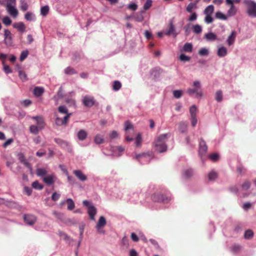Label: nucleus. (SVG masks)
Listing matches in <instances>:
<instances>
[{
  "label": "nucleus",
  "mask_w": 256,
  "mask_h": 256,
  "mask_svg": "<svg viewBox=\"0 0 256 256\" xmlns=\"http://www.w3.org/2000/svg\"><path fill=\"white\" fill-rule=\"evenodd\" d=\"M170 134H162L158 136L154 142V146L156 150L159 152H164L167 150L166 142L170 137Z\"/></svg>",
  "instance_id": "1"
},
{
  "label": "nucleus",
  "mask_w": 256,
  "mask_h": 256,
  "mask_svg": "<svg viewBox=\"0 0 256 256\" xmlns=\"http://www.w3.org/2000/svg\"><path fill=\"white\" fill-rule=\"evenodd\" d=\"M244 4L246 7V12L251 17L256 18V2L252 0H244Z\"/></svg>",
  "instance_id": "2"
},
{
  "label": "nucleus",
  "mask_w": 256,
  "mask_h": 256,
  "mask_svg": "<svg viewBox=\"0 0 256 256\" xmlns=\"http://www.w3.org/2000/svg\"><path fill=\"white\" fill-rule=\"evenodd\" d=\"M192 86L194 88L188 89V94L190 96L194 94L196 98L202 96V92L200 90L201 84L200 82L198 80L194 81Z\"/></svg>",
  "instance_id": "3"
},
{
  "label": "nucleus",
  "mask_w": 256,
  "mask_h": 256,
  "mask_svg": "<svg viewBox=\"0 0 256 256\" xmlns=\"http://www.w3.org/2000/svg\"><path fill=\"white\" fill-rule=\"evenodd\" d=\"M84 206L88 208V213L90 220H94V216L96 214V208L94 206L92 203L88 200H84L82 202Z\"/></svg>",
  "instance_id": "4"
},
{
  "label": "nucleus",
  "mask_w": 256,
  "mask_h": 256,
  "mask_svg": "<svg viewBox=\"0 0 256 256\" xmlns=\"http://www.w3.org/2000/svg\"><path fill=\"white\" fill-rule=\"evenodd\" d=\"M166 36H172L175 38L178 34L176 32L174 25V24L173 19H170L168 22V28L164 33Z\"/></svg>",
  "instance_id": "5"
},
{
  "label": "nucleus",
  "mask_w": 256,
  "mask_h": 256,
  "mask_svg": "<svg viewBox=\"0 0 256 256\" xmlns=\"http://www.w3.org/2000/svg\"><path fill=\"white\" fill-rule=\"evenodd\" d=\"M134 158L136 159L141 164H145L150 162L152 156L149 154L142 153L136 154Z\"/></svg>",
  "instance_id": "6"
},
{
  "label": "nucleus",
  "mask_w": 256,
  "mask_h": 256,
  "mask_svg": "<svg viewBox=\"0 0 256 256\" xmlns=\"http://www.w3.org/2000/svg\"><path fill=\"white\" fill-rule=\"evenodd\" d=\"M152 199L155 202L168 203L170 200L171 197L169 196H164L160 194H154L152 196Z\"/></svg>",
  "instance_id": "7"
},
{
  "label": "nucleus",
  "mask_w": 256,
  "mask_h": 256,
  "mask_svg": "<svg viewBox=\"0 0 256 256\" xmlns=\"http://www.w3.org/2000/svg\"><path fill=\"white\" fill-rule=\"evenodd\" d=\"M226 4L227 6H230V8L227 12V15L228 16H232L236 15L237 12V8L234 4H232V0H226Z\"/></svg>",
  "instance_id": "8"
},
{
  "label": "nucleus",
  "mask_w": 256,
  "mask_h": 256,
  "mask_svg": "<svg viewBox=\"0 0 256 256\" xmlns=\"http://www.w3.org/2000/svg\"><path fill=\"white\" fill-rule=\"evenodd\" d=\"M106 222L105 218L103 216H100L98 221L96 225V228L98 232L100 234H104V230H102V228L104 227L106 224Z\"/></svg>",
  "instance_id": "9"
},
{
  "label": "nucleus",
  "mask_w": 256,
  "mask_h": 256,
  "mask_svg": "<svg viewBox=\"0 0 256 256\" xmlns=\"http://www.w3.org/2000/svg\"><path fill=\"white\" fill-rule=\"evenodd\" d=\"M250 183L249 181L246 180L242 184V190L243 192H239L238 196L240 197H246L248 196L250 193L248 192H244L246 190H248L250 188Z\"/></svg>",
  "instance_id": "10"
},
{
  "label": "nucleus",
  "mask_w": 256,
  "mask_h": 256,
  "mask_svg": "<svg viewBox=\"0 0 256 256\" xmlns=\"http://www.w3.org/2000/svg\"><path fill=\"white\" fill-rule=\"evenodd\" d=\"M57 178L54 174H47L43 178V181L48 185L52 184L56 180Z\"/></svg>",
  "instance_id": "11"
},
{
  "label": "nucleus",
  "mask_w": 256,
  "mask_h": 256,
  "mask_svg": "<svg viewBox=\"0 0 256 256\" xmlns=\"http://www.w3.org/2000/svg\"><path fill=\"white\" fill-rule=\"evenodd\" d=\"M208 146L204 140L201 138L199 142V154L202 157L207 152Z\"/></svg>",
  "instance_id": "12"
},
{
  "label": "nucleus",
  "mask_w": 256,
  "mask_h": 256,
  "mask_svg": "<svg viewBox=\"0 0 256 256\" xmlns=\"http://www.w3.org/2000/svg\"><path fill=\"white\" fill-rule=\"evenodd\" d=\"M6 8L8 13L13 18H16L18 15V11L16 8V6L6 4Z\"/></svg>",
  "instance_id": "13"
},
{
  "label": "nucleus",
  "mask_w": 256,
  "mask_h": 256,
  "mask_svg": "<svg viewBox=\"0 0 256 256\" xmlns=\"http://www.w3.org/2000/svg\"><path fill=\"white\" fill-rule=\"evenodd\" d=\"M83 104L87 107H91L94 104V97L90 96H84L82 99Z\"/></svg>",
  "instance_id": "14"
},
{
  "label": "nucleus",
  "mask_w": 256,
  "mask_h": 256,
  "mask_svg": "<svg viewBox=\"0 0 256 256\" xmlns=\"http://www.w3.org/2000/svg\"><path fill=\"white\" fill-rule=\"evenodd\" d=\"M4 40L6 45L10 46L12 44V34L8 30H4Z\"/></svg>",
  "instance_id": "15"
},
{
  "label": "nucleus",
  "mask_w": 256,
  "mask_h": 256,
  "mask_svg": "<svg viewBox=\"0 0 256 256\" xmlns=\"http://www.w3.org/2000/svg\"><path fill=\"white\" fill-rule=\"evenodd\" d=\"M24 220L26 224L32 226L35 223L36 218L34 215L24 214Z\"/></svg>",
  "instance_id": "16"
},
{
  "label": "nucleus",
  "mask_w": 256,
  "mask_h": 256,
  "mask_svg": "<svg viewBox=\"0 0 256 256\" xmlns=\"http://www.w3.org/2000/svg\"><path fill=\"white\" fill-rule=\"evenodd\" d=\"M32 120H34L36 121L37 126L40 129L42 130L44 128L45 124L44 122V120L42 116H32Z\"/></svg>",
  "instance_id": "17"
},
{
  "label": "nucleus",
  "mask_w": 256,
  "mask_h": 256,
  "mask_svg": "<svg viewBox=\"0 0 256 256\" xmlns=\"http://www.w3.org/2000/svg\"><path fill=\"white\" fill-rule=\"evenodd\" d=\"M236 36V32L234 30L232 31L230 35L228 36L226 41L228 46H230L234 44Z\"/></svg>",
  "instance_id": "18"
},
{
  "label": "nucleus",
  "mask_w": 256,
  "mask_h": 256,
  "mask_svg": "<svg viewBox=\"0 0 256 256\" xmlns=\"http://www.w3.org/2000/svg\"><path fill=\"white\" fill-rule=\"evenodd\" d=\"M12 26L20 32H24L26 31V26L23 22H15Z\"/></svg>",
  "instance_id": "19"
},
{
  "label": "nucleus",
  "mask_w": 256,
  "mask_h": 256,
  "mask_svg": "<svg viewBox=\"0 0 256 256\" xmlns=\"http://www.w3.org/2000/svg\"><path fill=\"white\" fill-rule=\"evenodd\" d=\"M73 174L82 182H84L87 180L86 176L80 170H74L73 171Z\"/></svg>",
  "instance_id": "20"
},
{
  "label": "nucleus",
  "mask_w": 256,
  "mask_h": 256,
  "mask_svg": "<svg viewBox=\"0 0 256 256\" xmlns=\"http://www.w3.org/2000/svg\"><path fill=\"white\" fill-rule=\"evenodd\" d=\"M87 136L88 134L84 130H80L78 132L77 134L78 139L82 141L84 140L87 138Z\"/></svg>",
  "instance_id": "21"
},
{
  "label": "nucleus",
  "mask_w": 256,
  "mask_h": 256,
  "mask_svg": "<svg viewBox=\"0 0 256 256\" xmlns=\"http://www.w3.org/2000/svg\"><path fill=\"white\" fill-rule=\"evenodd\" d=\"M228 54V50L224 46H221L218 48L217 52L218 56L220 58L225 56Z\"/></svg>",
  "instance_id": "22"
},
{
  "label": "nucleus",
  "mask_w": 256,
  "mask_h": 256,
  "mask_svg": "<svg viewBox=\"0 0 256 256\" xmlns=\"http://www.w3.org/2000/svg\"><path fill=\"white\" fill-rule=\"evenodd\" d=\"M178 130L182 133H185L187 131L188 124L186 122H182L178 124Z\"/></svg>",
  "instance_id": "23"
},
{
  "label": "nucleus",
  "mask_w": 256,
  "mask_h": 256,
  "mask_svg": "<svg viewBox=\"0 0 256 256\" xmlns=\"http://www.w3.org/2000/svg\"><path fill=\"white\" fill-rule=\"evenodd\" d=\"M192 48L193 47L192 43L186 42L184 45L182 51L186 52H191L192 51Z\"/></svg>",
  "instance_id": "24"
},
{
  "label": "nucleus",
  "mask_w": 256,
  "mask_h": 256,
  "mask_svg": "<svg viewBox=\"0 0 256 256\" xmlns=\"http://www.w3.org/2000/svg\"><path fill=\"white\" fill-rule=\"evenodd\" d=\"M204 38L208 41H214L217 40V36L213 32H210L204 35Z\"/></svg>",
  "instance_id": "25"
},
{
  "label": "nucleus",
  "mask_w": 256,
  "mask_h": 256,
  "mask_svg": "<svg viewBox=\"0 0 256 256\" xmlns=\"http://www.w3.org/2000/svg\"><path fill=\"white\" fill-rule=\"evenodd\" d=\"M44 92V88L42 87H36L34 90V94L36 97H39Z\"/></svg>",
  "instance_id": "26"
},
{
  "label": "nucleus",
  "mask_w": 256,
  "mask_h": 256,
  "mask_svg": "<svg viewBox=\"0 0 256 256\" xmlns=\"http://www.w3.org/2000/svg\"><path fill=\"white\" fill-rule=\"evenodd\" d=\"M144 13V10H141L140 12H139L136 14L134 16V18L136 22H142L144 20V16H143Z\"/></svg>",
  "instance_id": "27"
},
{
  "label": "nucleus",
  "mask_w": 256,
  "mask_h": 256,
  "mask_svg": "<svg viewBox=\"0 0 256 256\" xmlns=\"http://www.w3.org/2000/svg\"><path fill=\"white\" fill-rule=\"evenodd\" d=\"M66 203L68 205L67 208L68 210H72L74 209L75 207V204L74 200L72 198H67L66 200Z\"/></svg>",
  "instance_id": "28"
},
{
  "label": "nucleus",
  "mask_w": 256,
  "mask_h": 256,
  "mask_svg": "<svg viewBox=\"0 0 256 256\" xmlns=\"http://www.w3.org/2000/svg\"><path fill=\"white\" fill-rule=\"evenodd\" d=\"M214 12V6L213 5H209L204 10V14L205 15H212Z\"/></svg>",
  "instance_id": "29"
},
{
  "label": "nucleus",
  "mask_w": 256,
  "mask_h": 256,
  "mask_svg": "<svg viewBox=\"0 0 256 256\" xmlns=\"http://www.w3.org/2000/svg\"><path fill=\"white\" fill-rule=\"evenodd\" d=\"M24 18L28 21H33L36 20L34 14L32 12H28L24 15Z\"/></svg>",
  "instance_id": "30"
},
{
  "label": "nucleus",
  "mask_w": 256,
  "mask_h": 256,
  "mask_svg": "<svg viewBox=\"0 0 256 256\" xmlns=\"http://www.w3.org/2000/svg\"><path fill=\"white\" fill-rule=\"evenodd\" d=\"M47 170L45 168H38L36 170V173L38 176L44 178L47 174Z\"/></svg>",
  "instance_id": "31"
},
{
  "label": "nucleus",
  "mask_w": 256,
  "mask_h": 256,
  "mask_svg": "<svg viewBox=\"0 0 256 256\" xmlns=\"http://www.w3.org/2000/svg\"><path fill=\"white\" fill-rule=\"evenodd\" d=\"M122 87V84L118 80H115L112 84V90L114 91H118Z\"/></svg>",
  "instance_id": "32"
},
{
  "label": "nucleus",
  "mask_w": 256,
  "mask_h": 256,
  "mask_svg": "<svg viewBox=\"0 0 256 256\" xmlns=\"http://www.w3.org/2000/svg\"><path fill=\"white\" fill-rule=\"evenodd\" d=\"M192 28L194 32L196 34H200L202 32V26L198 24L193 25Z\"/></svg>",
  "instance_id": "33"
},
{
  "label": "nucleus",
  "mask_w": 256,
  "mask_h": 256,
  "mask_svg": "<svg viewBox=\"0 0 256 256\" xmlns=\"http://www.w3.org/2000/svg\"><path fill=\"white\" fill-rule=\"evenodd\" d=\"M196 3L190 2L186 7V11L188 12H192L193 9L196 8Z\"/></svg>",
  "instance_id": "34"
},
{
  "label": "nucleus",
  "mask_w": 256,
  "mask_h": 256,
  "mask_svg": "<svg viewBox=\"0 0 256 256\" xmlns=\"http://www.w3.org/2000/svg\"><path fill=\"white\" fill-rule=\"evenodd\" d=\"M50 8L48 6H42L40 8V14L42 16H46L49 12Z\"/></svg>",
  "instance_id": "35"
},
{
  "label": "nucleus",
  "mask_w": 256,
  "mask_h": 256,
  "mask_svg": "<svg viewBox=\"0 0 256 256\" xmlns=\"http://www.w3.org/2000/svg\"><path fill=\"white\" fill-rule=\"evenodd\" d=\"M40 130L36 126L31 125L30 127V131L31 133L36 134L39 132Z\"/></svg>",
  "instance_id": "36"
},
{
  "label": "nucleus",
  "mask_w": 256,
  "mask_h": 256,
  "mask_svg": "<svg viewBox=\"0 0 256 256\" xmlns=\"http://www.w3.org/2000/svg\"><path fill=\"white\" fill-rule=\"evenodd\" d=\"M20 7L23 11H26L28 9V4L26 0H20Z\"/></svg>",
  "instance_id": "37"
},
{
  "label": "nucleus",
  "mask_w": 256,
  "mask_h": 256,
  "mask_svg": "<svg viewBox=\"0 0 256 256\" xmlns=\"http://www.w3.org/2000/svg\"><path fill=\"white\" fill-rule=\"evenodd\" d=\"M197 108L196 105H192L190 108V112L191 116H196Z\"/></svg>",
  "instance_id": "38"
},
{
  "label": "nucleus",
  "mask_w": 256,
  "mask_h": 256,
  "mask_svg": "<svg viewBox=\"0 0 256 256\" xmlns=\"http://www.w3.org/2000/svg\"><path fill=\"white\" fill-rule=\"evenodd\" d=\"M54 141L56 144H60L62 147L68 146V142L64 141L60 138H55Z\"/></svg>",
  "instance_id": "39"
},
{
  "label": "nucleus",
  "mask_w": 256,
  "mask_h": 256,
  "mask_svg": "<svg viewBox=\"0 0 256 256\" xmlns=\"http://www.w3.org/2000/svg\"><path fill=\"white\" fill-rule=\"evenodd\" d=\"M217 176V173L214 170L211 171L208 174V180L211 181L214 180L216 178Z\"/></svg>",
  "instance_id": "40"
},
{
  "label": "nucleus",
  "mask_w": 256,
  "mask_h": 256,
  "mask_svg": "<svg viewBox=\"0 0 256 256\" xmlns=\"http://www.w3.org/2000/svg\"><path fill=\"white\" fill-rule=\"evenodd\" d=\"M64 72L67 74L72 75L76 74V72L74 68L70 66H68L64 70Z\"/></svg>",
  "instance_id": "41"
},
{
  "label": "nucleus",
  "mask_w": 256,
  "mask_h": 256,
  "mask_svg": "<svg viewBox=\"0 0 256 256\" xmlns=\"http://www.w3.org/2000/svg\"><path fill=\"white\" fill-rule=\"evenodd\" d=\"M94 141L97 144H100L104 142V139L100 135L97 134L94 138Z\"/></svg>",
  "instance_id": "42"
},
{
  "label": "nucleus",
  "mask_w": 256,
  "mask_h": 256,
  "mask_svg": "<svg viewBox=\"0 0 256 256\" xmlns=\"http://www.w3.org/2000/svg\"><path fill=\"white\" fill-rule=\"evenodd\" d=\"M208 50L206 48H202L198 51V54L200 56H208Z\"/></svg>",
  "instance_id": "43"
},
{
  "label": "nucleus",
  "mask_w": 256,
  "mask_h": 256,
  "mask_svg": "<svg viewBox=\"0 0 256 256\" xmlns=\"http://www.w3.org/2000/svg\"><path fill=\"white\" fill-rule=\"evenodd\" d=\"M18 76L21 79V80L24 82L28 80V78L26 74L21 70H20L18 71Z\"/></svg>",
  "instance_id": "44"
},
{
  "label": "nucleus",
  "mask_w": 256,
  "mask_h": 256,
  "mask_svg": "<svg viewBox=\"0 0 256 256\" xmlns=\"http://www.w3.org/2000/svg\"><path fill=\"white\" fill-rule=\"evenodd\" d=\"M215 99L218 102H220L222 100V93L221 90L216 92L215 95Z\"/></svg>",
  "instance_id": "45"
},
{
  "label": "nucleus",
  "mask_w": 256,
  "mask_h": 256,
  "mask_svg": "<svg viewBox=\"0 0 256 256\" xmlns=\"http://www.w3.org/2000/svg\"><path fill=\"white\" fill-rule=\"evenodd\" d=\"M32 186L33 188L38 190H41L43 188V186L40 184L38 181H35L32 182Z\"/></svg>",
  "instance_id": "46"
},
{
  "label": "nucleus",
  "mask_w": 256,
  "mask_h": 256,
  "mask_svg": "<svg viewBox=\"0 0 256 256\" xmlns=\"http://www.w3.org/2000/svg\"><path fill=\"white\" fill-rule=\"evenodd\" d=\"M184 174L186 178H190L193 174V170L192 168L186 169L184 170Z\"/></svg>",
  "instance_id": "47"
},
{
  "label": "nucleus",
  "mask_w": 256,
  "mask_h": 256,
  "mask_svg": "<svg viewBox=\"0 0 256 256\" xmlns=\"http://www.w3.org/2000/svg\"><path fill=\"white\" fill-rule=\"evenodd\" d=\"M2 22L6 26H10L12 22L10 18L8 16H4L2 19Z\"/></svg>",
  "instance_id": "48"
},
{
  "label": "nucleus",
  "mask_w": 256,
  "mask_h": 256,
  "mask_svg": "<svg viewBox=\"0 0 256 256\" xmlns=\"http://www.w3.org/2000/svg\"><path fill=\"white\" fill-rule=\"evenodd\" d=\"M254 234L252 230H248L244 232V237L246 239H250L253 236Z\"/></svg>",
  "instance_id": "49"
},
{
  "label": "nucleus",
  "mask_w": 256,
  "mask_h": 256,
  "mask_svg": "<svg viewBox=\"0 0 256 256\" xmlns=\"http://www.w3.org/2000/svg\"><path fill=\"white\" fill-rule=\"evenodd\" d=\"M216 18L218 19L226 20L227 17L222 12H218L216 14Z\"/></svg>",
  "instance_id": "50"
},
{
  "label": "nucleus",
  "mask_w": 256,
  "mask_h": 256,
  "mask_svg": "<svg viewBox=\"0 0 256 256\" xmlns=\"http://www.w3.org/2000/svg\"><path fill=\"white\" fill-rule=\"evenodd\" d=\"M152 0H146L144 5V10H148L152 6Z\"/></svg>",
  "instance_id": "51"
},
{
  "label": "nucleus",
  "mask_w": 256,
  "mask_h": 256,
  "mask_svg": "<svg viewBox=\"0 0 256 256\" xmlns=\"http://www.w3.org/2000/svg\"><path fill=\"white\" fill-rule=\"evenodd\" d=\"M131 129L133 132L132 125L129 122H126L124 124V130L126 132V133H128V131Z\"/></svg>",
  "instance_id": "52"
},
{
  "label": "nucleus",
  "mask_w": 256,
  "mask_h": 256,
  "mask_svg": "<svg viewBox=\"0 0 256 256\" xmlns=\"http://www.w3.org/2000/svg\"><path fill=\"white\" fill-rule=\"evenodd\" d=\"M66 175L67 176L68 182L72 184H74L75 182V179L72 176L69 175L67 170H66Z\"/></svg>",
  "instance_id": "53"
},
{
  "label": "nucleus",
  "mask_w": 256,
  "mask_h": 256,
  "mask_svg": "<svg viewBox=\"0 0 256 256\" xmlns=\"http://www.w3.org/2000/svg\"><path fill=\"white\" fill-rule=\"evenodd\" d=\"M179 59L182 62H186L190 61V58L184 54H181L180 56Z\"/></svg>",
  "instance_id": "54"
},
{
  "label": "nucleus",
  "mask_w": 256,
  "mask_h": 256,
  "mask_svg": "<svg viewBox=\"0 0 256 256\" xmlns=\"http://www.w3.org/2000/svg\"><path fill=\"white\" fill-rule=\"evenodd\" d=\"M182 91L181 90H175L173 92L174 96L176 98H180L182 96Z\"/></svg>",
  "instance_id": "55"
},
{
  "label": "nucleus",
  "mask_w": 256,
  "mask_h": 256,
  "mask_svg": "<svg viewBox=\"0 0 256 256\" xmlns=\"http://www.w3.org/2000/svg\"><path fill=\"white\" fill-rule=\"evenodd\" d=\"M28 50H26L22 51L21 52L20 58V60L21 62L23 61L28 56Z\"/></svg>",
  "instance_id": "56"
},
{
  "label": "nucleus",
  "mask_w": 256,
  "mask_h": 256,
  "mask_svg": "<svg viewBox=\"0 0 256 256\" xmlns=\"http://www.w3.org/2000/svg\"><path fill=\"white\" fill-rule=\"evenodd\" d=\"M2 64L4 66V70L6 74H8L12 72V70L9 66L6 64L4 62H2Z\"/></svg>",
  "instance_id": "57"
},
{
  "label": "nucleus",
  "mask_w": 256,
  "mask_h": 256,
  "mask_svg": "<svg viewBox=\"0 0 256 256\" xmlns=\"http://www.w3.org/2000/svg\"><path fill=\"white\" fill-rule=\"evenodd\" d=\"M58 234L62 239H63L66 242H68V240L70 239V238L68 236L62 232H58Z\"/></svg>",
  "instance_id": "58"
},
{
  "label": "nucleus",
  "mask_w": 256,
  "mask_h": 256,
  "mask_svg": "<svg viewBox=\"0 0 256 256\" xmlns=\"http://www.w3.org/2000/svg\"><path fill=\"white\" fill-rule=\"evenodd\" d=\"M214 20V18H212V15H206L204 19V21L206 24H210Z\"/></svg>",
  "instance_id": "59"
},
{
  "label": "nucleus",
  "mask_w": 256,
  "mask_h": 256,
  "mask_svg": "<svg viewBox=\"0 0 256 256\" xmlns=\"http://www.w3.org/2000/svg\"><path fill=\"white\" fill-rule=\"evenodd\" d=\"M60 194L57 193L56 192H54L52 196V200L56 202L60 198Z\"/></svg>",
  "instance_id": "60"
},
{
  "label": "nucleus",
  "mask_w": 256,
  "mask_h": 256,
  "mask_svg": "<svg viewBox=\"0 0 256 256\" xmlns=\"http://www.w3.org/2000/svg\"><path fill=\"white\" fill-rule=\"evenodd\" d=\"M58 112L62 114H68V109L64 106H60L58 108Z\"/></svg>",
  "instance_id": "61"
},
{
  "label": "nucleus",
  "mask_w": 256,
  "mask_h": 256,
  "mask_svg": "<svg viewBox=\"0 0 256 256\" xmlns=\"http://www.w3.org/2000/svg\"><path fill=\"white\" fill-rule=\"evenodd\" d=\"M128 8L132 10H136L138 8V5L134 2L130 3L127 6Z\"/></svg>",
  "instance_id": "62"
},
{
  "label": "nucleus",
  "mask_w": 256,
  "mask_h": 256,
  "mask_svg": "<svg viewBox=\"0 0 256 256\" xmlns=\"http://www.w3.org/2000/svg\"><path fill=\"white\" fill-rule=\"evenodd\" d=\"M197 14L195 12H192L190 16L188 18V20L190 22L195 21L197 19Z\"/></svg>",
  "instance_id": "63"
},
{
  "label": "nucleus",
  "mask_w": 256,
  "mask_h": 256,
  "mask_svg": "<svg viewBox=\"0 0 256 256\" xmlns=\"http://www.w3.org/2000/svg\"><path fill=\"white\" fill-rule=\"evenodd\" d=\"M209 158L212 160L216 162L218 160L219 156L218 154L214 153L213 154L210 155Z\"/></svg>",
  "instance_id": "64"
}]
</instances>
